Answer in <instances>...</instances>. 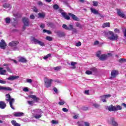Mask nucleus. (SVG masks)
Returning <instances> with one entry per match:
<instances>
[{"label":"nucleus","instance_id":"7c9ffc66","mask_svg":"<svg viewBox=\"0 0 126 126\" xmlns=\"http://www.w3.org/2000/svg\"><path fill=\"white\" fill-rule=\"evenodd\" d=\"M11 124L13 125L14 126H20V124L17 123L16 122V121L15 120H12L11 121Z\"/></svg>","mask_w":126,"mask_h":126},{"label":"nucleus","instance_id":"680f3d73","mask_svg":"<svg viewBox=\"0 0 126 126\" xmlns=\"http://www.w3.org/2000/svg\"><path fill=\"white\" fill-rule=\"evenodd\" d=\"M40 28H42V29L43 28H45V24H42L41 25H40Z\"/></svg>","mask_w":126,"mask_h":126},{"label":"nucleus","instance_id":"e433bc0d","mask_svg":"<svg viewBox=\"0 0 126 126\" xmlns=\"http://www.w3.org/2000/svg\"><path fill=\"white\" fill-rule=\"evenodd\" d=\"M38 16L41 18H44L45 17V14L44 13H38Z\"/></svg>","mask_w":126,"mask_h":126},{"label":"nucleus","instance_id":"6e6d98bb","mask_svg":"<svg viewBox=\"0 0 126 126\" xmlns=\"http://www.w3.org/2000/svg\"><path fill=\"white\" fill-rule=\"evenodd\" d=\"M0 83H1V84H5V83H6V81L0 79Z\"/></svg>","mask_w":126,"mask_h":126},{"label":"nucleus","instance_id":"f704fd0d","mask_svg":"<svg viewBox=\"0 0 126 126\" xmlns=\"http://www.w3.org/2000/svg\"><path fill=\"white\" fill-rule=\"evenodd\" d=\"M5 22L6 24H9V23H10V18L9 17H7L5 19Z\"/></svg>","mask_w":126,"mask_h":126},{"label":"nucleus","instance_id":"f8f14e48","mask_svg":"<svg viewBox=\"0 0 126 126\" xmlns=\"http://www.w3.org/2000/svg\"><path fill=\"white\" fill-rule=\"evenodd\" d=\"M6 47V43H5V41L4 40L2 39L1 42H0V48L2 50H4L5 47Z\"/></svg>","mask_w":126,"mask_h":126},{"label":"nucleus","instance_id":"5701e85b","mask_svg":"<svg viewBox=\"0 0 126 126\" xmlns=\"http://www.w3.org/2000/svg\"><path fill=\"white\" fill-rule=\"evenodd\" d=\"M29 97L33 99L34 101H35V102L39 101V98L37 97V96L34 95H31L29 96Z\"/></svg>","mask_w":126,"mask_h":126},{"label":"nucleus","instance_id":"9d476101","mask_svg":"<svg viewBox=\"0 0 126 126\" xmlns=\"http://www.w3.org/2000/svg\"><path fill=\"white\" fill-rule=\"evenodd\" d=\"M63 28L65 29V30H68L69 31H71L72 29V25H69L68 26L65 24H63L62 26Z\"/></svg>","mask_w":126,"mask_h":126},{"label":"nucleus","instance_id":"7ed1b4c3","mask_svg":"<svg viewBox=\"0 0 126 126\" xmlns=\"http://www.w3.org/2000/svg\"><path fill=\"white\" fill-rule=\"evenodd\" d=\"M31 41L32 43L33 44H35V45H39V46H41V47H44L45 46V43L43 42L42 41H41L37 39H36L35 37H32Z\"/></svg>","mask_w":126,"mask_h":126},{"label":"nucleus","instance_id":"37998d69","mask_svg":"<svg viewBox=\"0 0 126 126\" xmlns=\"http://www.w3.org/2000/svg\"><path fill=\"white\" fill-rule=\"evenodd\" d=\"M51 123L53 125H58V124H59V122L57 120H52Z\"/></svg>","mask_w":126,"mask_h":126},{"label":"nucleus","instance_id":"c03bdc74","mask_svg":"<svg viewBox=\"0 0 126 126\" xmlns=\"http://www.w3.org/2000/svg\"><path fill=\"white\" fill-rule=\"evenodd\" d=\"M51 56H52V55L51 54H48L47 55L45 56L43 58V59H44V60H47V59H49V58H50V57H51Z\"/></svg>","mask_w":126,"mask_h":126},{"label":"nucleus","instance_id":"c756f323","mask_svg":"<svg viewBox=\"0 0 126 126\" xmlns=\"http://www.w3.org/2000/svg\"><path fill=\"white\" fill-rule=\"evenodd\" d=\"M11 124L13 125L14 126H20V124L17 123L16 122V121L15 120H12L11 121Z\"/></svg>","mask_w":126,"mask_h":126},{"label":"nucleus","instance_id":"338daca9","mask_svg":"<svg viewBox=\"0 0 126 126\" xmlns=\"http://www.w3.org/2000/svg\"><path fill=\"white\" fill-rule=\"evenodd\" d=\"M77 118H78V115H76L73 116V119H74L75 120H76V119H77Z\"/></svg>","mask_w":126,"mask_h":126},{"label":"nucleus","instance_id":"cd10ccee","mask_svg":"<svg viewBox=\"0 0 126 126\" xmlns=\"http://www.w3.org/2000/svg\"><path fill=\"white\" fill-rule=\"evenodd\" d=\"M90 70L93 73V74H96L97 73V69L95 67L91 68Z\"/></svg>","mask_w":126,"mask_h":126},{"label":"nucleus","instance_id":"79ce46f5","mask_svg":"<svg viewBox=\"0 0 126 126\" xmlns=\"http://www.w3.org/2000/svg\"><path fill=\"white\" fill-rule=\"evenodd\" d=\"M75 64H76V63L73 62H71V65H72V66H73V67H72V68H73V69L75 68V66H74V65H75Z\"/></svg>","mask_w":126,"mask_h":126},{"label":"nucleus","instance_id":"69168bd1","mask_svg":"<svg viewBox=\"0 0 126 126\" xmlns=\"http://www.w3.org/2000/svg\"><path fill=\"white\" fill-rule=\"evenodd\" d=\"M85 94L86 95H89V90L85 91Z\"/></svg>","mask_w":126,"mask_h":126},{"label":"nucleus","instance_id":"aec40b11","mask_svg":"<svg viewBox=\"0 0 126 126\" xmlns=\"http://www.w3.org/2000/svg\"><path fill=\"white\" fill-rule=\"evenodd\" d=\"M5 107H6V104L2 101H0V109H5Z\"/></svg>","mask_w":126,"mask_h":126},{"label":"nucleus","instance_id":"dca6fc26","mask_svg":"<svg viewBox=\"0 0 126 126\" xmlns=\"http://www.w3.org/2000/svg\"><path fill=\"white\" fill-rule=\"evenodd\" d=\"M0 90H4V91H11L12 89H11L10 87L0 86Z\"/></svg>","mask_w":126,"mask_h":126},{"label":"nucleus","instance_id":"de8ad7c7","mask_svg":"<svg viewBox=\"0 0 126 126\" xmlns=\"http://www.w3.org/2000/svg\"><path fill=\"white\" fill-rule=\"evenodd\" d=\"M125 62H126V59L122 58L119 60V63H125Z\"/></svg>","mask_w":126,"mask_h":126},{"label":"nucleus","instance_id":"f03ea898","mask_svg":"<svg viewBox=\"0 0 126 126\" xmlns=\"http://www.w3.org/2000/svg\"><path fill=\"white\" fill-rule=\"evenodd\" d=\"M5 96L6 101H7V102H9L10 106L11 107V109H12V110H14V107H13V106H12V104L14 103L15 100L14 99V98H12L10 97V95H9V94H6Z\"/></svg>","mask_w":126,"mask_h":126},{"label":"nucleus","instance_id":"58836bf2","mask_svg":"<svg viewBox=\"0 0 126 126\" xmlns=\"http://www.w3.org/2000/svg\"><path fill=\"white\" fill-rule=\"evenodd\" d=\"M43 33H47L48 34H51L52 33L51 31L47 30H43Z\"/></svg>","mask_w":126,"mask_h":126},{"label":"nucleus","instance_id":"20e7f679","mask_svg":"<svg viewBox=\"0 0 126 126\" xmlns=\"http://www.w3.org/2000/svg\"><path fill=\"white\" fill-rule=\"evenodd\" d=\"M52 79H48L47 78H44L45 86V87H46V88H49V87H51V85H52Z\"/></svg>","mask_w":126,"mask_h":126},{"label":"nucleus","instance_id":"603ef678","mask_svg":"<svg viewBox=\"0 0 126 126\" xmlns=\"http://www.w3.org/2000/svg\"><path fill=\"white\" fill-rule=\"evenodd\" d=\"M32 9L34 12H37L38 11V9H37L36 7H32Z\"/></svg>","mask_w":126,"mask_h":126},{"label":"nucleus","instance_id":"0e129e2a","mask_svg":"<svg viewBox=\"0 0 126 126\" xmlns=\"http://www.w3.org/2000/svg\"><path fill=\"white\" fill-rule=\"evenodd\" d=\"M93 106H94V107H95V108H98V107H99V105H98V104H96V103L94 104H93Z\"/></svg>","mask_w":126,"mask_h":126},{"label":"nucleus","instance_id":"39448f33","mask_svg":"<svg viewBox=\"0 0 126 126\" xmlns=\"http://www.w3.org/2000/svg\"><path fill=\"white\" fill-rule=\"evenodd\" d=\"M109 33L110 35L108 37V39L109 40H111L112 41H114V40H118L119 36L117 34H114V32H109Z\"/></svg>","mask_w":126,"mask_h":126},{"label":"nucleus","instance_id":"864d4df0","mask_svg":"<svg viewBox=\"0 0 126 126\" xmlns=\"http://www.w3.org/2000/svg\"><path fill=\"white\" fill-rule=\"evenodd\" d=\"M65 103V102H64V101L63 100L62 101H60L59 102V105H64Z\"/></svg>","mask_w":126,"mask_h":126},{"label":"nucleus","instance_id":"ddd939ff","mask_svg":"<svg viewBox=\"0 0 126 126\" xmlns=\"http://www.w3.org/2000/svg\"><path fill=\"white\" fill-rule=\"evenodd\" d=\"M117 14L120 17H122V18H125L126 19V15H125L123 12L121 11L120 10H117Z\"/></svg>","mask_w":126,"mask_h":126},{"label":"nucleus","instance_id":"2f4dec72","mask_svg":"<svg viewBox=\"0 0 126 126\" xmlns=\"http://www.w3.org/2000/svg\"><path fill=\"white\" fill-rule=\"evenodd\" d=\"M3 66H6V68L7 71H8V72H11V69H10V68H9V67L8 66H7V64H3Z\"/></svg>","mask_w":126,"mask_h":126},{"label":"nucleus","instance_id":"4be33fe9","mask_svg":"<svg viewBox=\"0 0 126 126\" xmlns=\"http://www.w3.org/2000/svg\"><path fill=\"white\" fill-rule=\"evenodd\" d=\"M18 59H19V62H20V63H27V60L24 57H19Z\"/></svg>","mask_w":126,"mask_h":126},{"label":"nucleus","instance_id":"774afa93","mask_svg":"<svg viewBox=\"0 0 126 126\" xmlns=\"http://www.w3.org/2000/svg\"><path fill=\"white\" fill-rule=\"evenodd\" d=\"M98 44H99V41H94V45H98Z\"/></svg>","mask_w":126,"mask_h":126},{"label":"nucleus","instance_id":"e2e57ef3","mask_svg":"<svg viewBox=\"0 0 126 126\" xmlns=\"http://www.w3.org/2000/svg\"><path fill=\"white\" fill-rule=\"evenodd\" d=\"M37 4H38V5H43V3L41 1H39L37 2Z\"/></svg>","mask_w":126,"mask_h":126},{"label":"nucleus","instance_id":"423d86ee","mask_svg":"<svg viewBox=\"0 0 126 126\" xmlns=\"http://www.w3.org/2000/svg\"><path fill=\"white\" fill-rule=\"evenodd\" d=\"M23 22L24 24V26L23 27V30H25L26 26L28 27L29 26V19L26 18L25 17H23Z\"/></svg>","mask_w":126,"mask_h":126},{"label":"nucleus","instance_id":"3c124183","mask_svg":"<svg viewBox=\"0 0 126 126\" xmlns=\"http://www.w3.org/2000/svg\"><path fill=\"white\" fill-rule=\"evenodd\" d=\"M23 91H24V92H28V91H29V90H28V88L25 87L23 88Z\"/></svg>","mask_w":126,"mask_h":126},{"label":"nucleus","instance_id":"f257e3e1","mask_svg":"<svg viewBox=\"0 0 126 126\" xmlns=\"http://www.w3.org/2000/svg\"><path fill=\"white\" fill-rule=\"evenodd\" d=\"M32 114L35 119H40L42 117V114H43V111H42L41 109H35L32 111Z\"/></svg>","mask_w":126,"mask_h":126},{"label":"nucleus","instance_id":"72a5a7b5","mask_svg":"<svg viewBox=\"0 0 126 126\" xmlns=\"http://www.w3.org/2000/svg\"><path fill=\"white\" fill-rule=\"evenodd\" d=\"M76 27H78L80 29H81L82 28V25L80 24V23L77 22L76 23Z\"/></svg>","mask_w":126,"mask_h":126},{"label":"nucleus","instance_id":"2eb2a0df","mask_svg":"<svg viewBox=\"0 0 126 126\" xmlns=\"http://www.w3.org/2000/svg\"><path fill=\"white\" fill-rule=\"evenodd\" d=\"M68 15H69L70 16H71L72 19L73 20H75V21H78L79 20V19L78 18H77V17H76L74 14H71L70 13H68Z\"/></svg>","mask_w":126,"mask_h":126},{"label":"nucleus","instance_id":"4d7b16f0","mask_svg":"<svg viewBox=\"0 0 126 126\" xmlns=\"http://www.w3.org/2000/svg\"><path fill=\"white\" fill-rule=\"evenodd\" d=\"M54 9H59V5L58 4H55L53 6Z\"/></svg>","mask_w":126,"mask_h":126},{"label":"nucleus","instance_id":"bf43d9fd","mask_svg":"<svg viewBox=\"0 0 126 126\" xmlns=\"http://www.w3.org/2000/svg\"><path fill=\"white\" fill-rule=\"evenodd\" d=\"M114 31L115 32V33H120V30L118 29H115L114 30Z\"/></svg>","mask_w":126,"mask_h":126},{"label":"nucleus","instance_id":"8fccbe9b","mask_svg":"<svg viewBox=\"0 0 126 126\" xmlns=\"http://www.w3.org/2000/svg\"><path fill=\"white\" fill-rule=\"evenodd\" d=\"M75 46L76 47H80V46H81V42L79 41L78 42L76 43Z\"/></svg>","mask_w":126,"mask_h":126},{"label":"nucleus","instance_id":"6e6552de","mask_svg":"<svg viewBox=\"0 0 126 126\" xmlns=\"http://www.w3.org/2000/svg\"><path fill=\"white\" fill-rule=\"evenodd\" d=\"M112 56V54L108 53L107 54H103L100 56V57H99V60L100 61H105L108 59V57H111Z\"/></svg>","mask_w":126,"mask_h":126},{"label":"nucleus","instance_id":"09e8293b","mask_svg":"<svg viewBox=\"0 0 126 126\" xmlns=\"http://www.w3.org/2000/svg\"><path fill=\"white\" fill-rule=\"evenodd\" d=\"M86 74H88V75L93 74V73H92V72L91 70H90V71H89V70H87V71H86Z\"/></svg>","mask_w":126,"mask_h":126},{"label":"nucleus","instance_id":"0eeeda50","mask_svg":"<svg viewBox=\"0 0 126 126\" xmlns=\"http://www.w3.org/2000/svg\"><path fill=\"white\" fill-rule=\"evenodd\" d=\"M119 74V71L117 70H113L111 71L110 79L116 78L117 76Z\"/></svg>","mask_w":126,"mask_h":126},{"label":"nucleus","instance_id":"1a4fd4ad","mask_svg":"<svg viewBox=\"0 0 126 126\" xmlns=\"http://www.w3.org/2000/svg\"><path fill=\"white\" fill-rule=\"evenodd\" d=\"M110 124L112 126H118L119 124L116 121L114 118H111L110 121Z\"/></svg>","mask_w":126,"mask_h":126},{"label":"nucleus","instance_id":"a878e982","mask_svg":"<svg viewBox=\"0 0 126 126\" xmlns=\"http://www.w3.org/2000/svg\"><path fill=\"white\" fill-rule=\"evenodd\" d=\"M108 111H110V112H115V106L113 105H110L108 106Z\"/></svg>","mask_w":126,"mask_h":126},{"label":"nucleus","instance_id":"a19ab883","mask_svg":"<svg viewBox=\"0 0 126 126\" xmlns=\"http://www.w3.org/2000/svg\"><path fill=\"white\" fill-rule=\"evenodd\" d=\"M26 82H27V83H32L33 82V80L31 79H26Z\"/></svg>","mask_w":126,"mask_h":126},{"label":"nucleus","instance_id":"4468645a","mask_svg":"<svg viewBox=\"0 0 126 126\" xmlns=\"http://www.w3.org/2000/svg\"><path fill=\"white\" fill-rule=\"evenodd\" d=\"M17 78H19V76L11 75L6 79L7 80L12 81V80H15V79H17Z\"/></svg>","mask_w":126,"mask_h":126},{"label":"nucleus","instance_id":"b1692460","mask_svg":"<svg viewBox=\"0 0 126 126\" xmlns=\"http://www.w3.org/2000/svg\"><path fill=\"white\" fill-rule=\"evenodd\" d=\"M91 11L92 13H94V14H99V12H98V10H96V9H94L93 8H90Z\"/></svg>","mask_w":126,"mask_h":126},{"label":"nucleus","instance_id":"5fc2aeb1","mask_svg":"<svg viewBox=\"0 0 126 126\" xmlns=\"http://www.w3.org/2000/svg\"><path fill=\"white\" fill-rule=\"evenodd\" d=\"M46 39L48 40V41H52V37L51 36H46Z\"/></svg>","mask_w":126,"mask_h":126},{"label":"nucleus","instance_id":"473e14b6","mask_svg":"<svg viewBox=\"0 0 126 126\" xmlns=\"http://www.w3.org/2000/svg\"><path fill=\"white\" fill-rule=\"evenodd\" d=\"M103 28L105 27H110V23H105L102 25Z\"/></svg>","mask_w":126,"mask_h":126},{"label":"nucleus","instance_id":"6ab92c4d","mask_svg":"<svg viewBox=\"0 0 126 126\" xmlns=\"http://www.w3.org/2000/svg\"><path fill=\"white\" fill-rule=\"evenodd\" d=\"M109 97H111V94H105L103 96L101 97V101L103 102L104 103L107 102V100H106V99H104L103 98H109Z\"/></svg>","mask_w":126,"mask_h":126},{"label":"nucleus","instance_id":"bb28decb","mask_svg":"<svg viewBox=\"0 0 126 126\" xmlns=\"http://www.w3.org/2000/svg\"><path fill=\"white\" fill-rule=\"evenodd\" d=\"M114 109L115 111H121L122 109H123V107L122 106H120L119 105L114 106Z\"/></svg>","mask_w":126,"mask_h":126},{"label":"nucleus","instance_id":"9b49d317","mask_svg":"<svg viewBox=\"0 0 126 126\" xmlns=\"http://www.w3.org/2000/svg\"><path fill=\"white\" fill-rule=\"evenodd\" d=\"M12 116H13L14 117H23V116H24V113H23V112H14L12 114Z\"/></svg>","mask_w":126,"mask_h":126},{"label":"nucleus","instance_id":"49530a36","mask_svg":"<svg viewBox=\"0 0 126 126\" xmlns=\"http://www.w3.org/2000/svg\"><path fill=\"white\" fill-rule=\"evenodd\" d=\"M94 6H98V2L96 1H94L93 2Z\"/></svg>","mask_w":126,"mask_h":126},{"label":"nucleus","instance_id":"052dcab7","mask_svg":"<svg viewBox=\"0 0 126 126\" xmlns=\"http://www.w3.org/2000/svg\"><path fill=\"white\" fill-rule=\"evenodd\" d=\"M30 18H31V19H35V16H34V15H33V14L31 15Z\"/></svg>","mask_w":126,"mask_h":126},{"label":"nucleus","instance_id":"c9c22d12","mask_svg":"<svg viewBox=\"0 0 126 126\" xmlns=\"http://www.w3.org/2000/svg\"><path fill=\"white\" fill-rule=\"evenodd\" d=\"M96 56L100 59L101 57V51H98L96 53Z\"/></svg>","mask_w":126,"mask_h":126},{"label":"nucleus","instance_id":"4c0bfd02","mask_svg":"<svg viewBox=\"0 0 126 126\" xmlns=\"http://www.w3.org/2000/svg\"><path fill=\"white\" fill-rule=\"evenodd\" d=\"M54 69L55 70H57V71L61 70V69H62V67L61 66H58L57 67H55Z\"/></svg>","mask_w":126,"mask_h":126},{"label":"nucleus","instance_id":"c85d7f7f","mask_svg":"<svg viewBox=\"0 0 126 126\" xmlns=\"http://www.w3.org/2000/svg\"><path fill=\"white\" fill-rule=\"evenodd\" d=\"M3 7H4L5 8H9V9H10V8H11V5L8 3H4L3 5Z\"/></svg>","mask_w":126,"mask_h":126},{"label":"nucleus","instance_id":"a18cd8bd","mask_svg":"<svg viewBox=\"0 0 126 126\" xmlns=\"http://www.w3.org/2000/svg\"><path fill=\"white\" fill-rule=\"evenodd\" d=\"M27 102L31 106H33V104H34V101H33L28 100Z\"/></svg>","mask_w":126,"mask_h":126},{"label":"nucleus","instance_id":"393cba45","mask_svg":"<svg viewBox=\"0 0 126 126\" xmlns=\"http://www.w3.org/2000/svg\"><path fill=\"white\" fill-rule=\"evenodd\" d=\"M6 70H3V68H0V74L1 75H5Z\"/></svg>","mask_w":126,"mask_h":126},{"label":"nucleus","instance_id":"ea45409f","mask_svg":"<svg viewBox=\"0 0 126 126\" xmlns=\"http://www.w3.org/2000/svg\"><path fill=\"white\" fill-rule=\"evenodd\" d=\"M71 30H72V34L74 33H77V30H76V29L73 28V26H72V29H71Z\"/></svg>","mask_w":126,"mask_h":126},{"label":"nucleus","instance_id":"412c9836","mask_svg":"<svg viewBox=\"0 0 126 126\" xmlns=\"http://www.w3.org/2000/svg\"><path fill=\"white\" fill-rule=\"evenodd\" d=\"M61 14H62V16L65 19H66L67 20H69V19H70V18L69 17V16L67 15L66 13L62 12Z\"/></svg>","mask_w":126,"mask_h":126},{"label":"nucleus","instance_id":"13d9d810","mask_svg":"<svg viewBox=\"0 0 126 126\" xmlns=\"http://www.w3.org/2000/svg\"><path fill=\"white\" fill-rule=\"evenodd\" d=\"M62 110L63 111V112H65V113H67V112H68V109H67L66 108H63L62 109Z\"/></svg>","mask_w":126,"mask_h":126},{"label":"nucleus","instance_id":"f3484780","mask_svg":"<svg viewBox=\"0 0 126 126\" xmlns=\"http://www.w3.org/2000/svg\"><path fill=\"white\" fill-rule=\"evenodd\" d=\"M19 42L18 41H12L9 43V46H10V47H15L16 46H17Z\"/></svg>","mask_w":126,"mask_h":126},{"label":"nucleus","instance_id":"a211bd4d","mask_svg":"<svg viewBox=\"0 0 126 126\" xmlns=\"http://www.w3.org/2000/svg\"><path fill=\"white\" fill-rule=\"evenodd\" d=\"M83 125H84L85 126H90V123L87 122H79V126H84Z\"/></svg>","mask_w":126,"mask_h":126}]
</instances>
